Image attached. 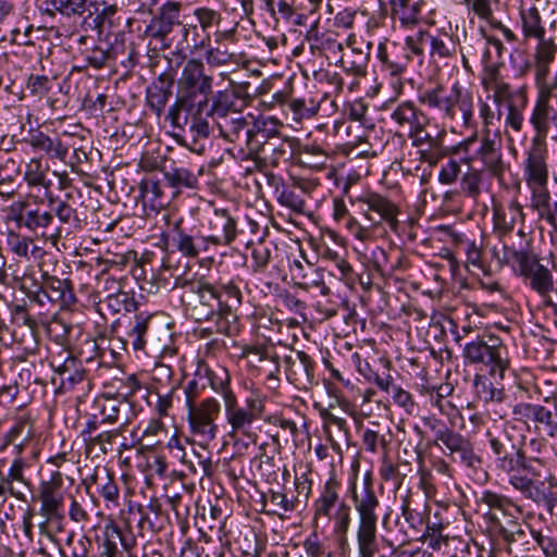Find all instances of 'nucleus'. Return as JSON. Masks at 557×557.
<instances>
[{"mask_svg": "<svg viewBox=\"0 0 557 557\" xmlns=\"http://www.w3.org/2000/svg\"><path fill=\"white\" fill-rule=\"evenodd\" d=\"M495 473L505 479L524 498L554 513L557 494L540 481L544 460L527 456L525 435L510 421L493 425L485 433Z\"/></svg>", "mask_w": 557, "mask_h": 557, "instance_id": "f257e3e1", "label": "nucleus"}, {"mask_svg": "<svg viewBox=\"0 0 557 557\" xmlns=\"http://www.w3.org/2000/svg\"><path fill=\"white\" fill-rule=\"evenodd\" d=\"M519 25L524 41H536L532 55L536 95L557 94V75L550 77V66L556 59L557 44L553 37L546 38V28L534 0L520 1Z\"/></svg>", "mask_w": 557, "mask_h": 557, "instance_id": "f03ea898", "label": "nucleus"}, {"mask_svg": "<svg viewBox=\"0 0 557 557\" xmlns=\"http://www.w3.org/2000/svg\"><path fill=\"white\" fill-rule=\"evenodd\" d=\"M530 123L534 136L524 162L525 181L528 185L547 184L546 137L552 126L557 129V94L536 95Z\"/></svg>", "mask_w": 557, "mask_h": 557, "instance_id": "7ed1b4c3", "label": "nucleus"}, {"mask_svg": "<svg viewBox=\"0 0 557 557\" xmlns=\"http://www.w3.org/2000/svg\"><path fill=\"white\" fill-rule=\"evenodd\" d=\"M362 206L361 214L368 224H362L355 216L347 221L349 234L364 248L379 239H385L388 228L396 231L399 224V209L388 197L374 191H367L357 197Z\"/></svg>", "mask_w": 557, "mask_h": 557, "instance_id": "20e7f679", "label": "nucleus"}, {"mask_svg": "<svg viewBox=\"0 0 557 557\" xmlns=\"http://www.w3.org/2000/svg\"><path fill=\"white\" fill-rule=\"evenodd\" d=\"M373 473L367 471L361 482L351 483L349 492L358 513L357 545L359 557H374L379 550L376 524L380 499L375 492Z\"/></svg>", "mask_w": 557, "mask_h": 557, "instance_id": "39448f33", "label": "nucleus"}, {"mask_svg": "<svg viewBox=\"0 0 557 557\" xmlns=\"http://www.w3.org/2000/svg\"><path fill=\"white\" fill-rule=\"evenodd\" d=\"M419 101L430 110L435 111L444 121H456L460 112L466 128H474V99L470 89L459 81L450 87L436 85L419 95Z\"/></svg>", "mask_w": 557, "mask_h": 557, "instance_id": "423d86ee", "label": "nucleus"}, {"mask_svg": "<svg viewBox=\"0 0 557 557\" xmlns=\"http://www.w3.org/2000/svg\"><path fill=\"white\" fill-rule=\"evenodd\" d=\"M503 44L496 37H484L471 35L465 38L459 46L462 66L467 73L473 74L472 64H481L483 70L480 75L481 86L490 91V86L505 81L500 73V64L493 61L492 50H495L498 58L503 51Z\"/></svg>", "mask_w": 557, "mask_h": 557, "instance_id": "0eeeda50", "label": "nucleus"}, {"mask_svg": "<svg viewBox=\"0 0 557 557\" xmlns=\"http://www.w3.org/2000/svg\"><path fill=\"white\" fill-rule=\"evenodd\" d=\"M208 106L209 98H202L196 102L173 103L166 113V119L174 128H188L194 139V146H189L180 135L175 136L176 141L198 154L205 150V146L198 145V140L207 139L211 134V125L208 121L210 115H207Z\"/></svg>", "mask_w": 557, "mask_h": 557, "instance_id": "6e6552de", "label": "nucleus"}, {"mask_svg": "<svg viewBox=\"0 0 557 557\" xmlns=\"http://www.w3.org/2000/svg\"><path fill=\"white\" fill-rule=\"evenodd\" d=\"M462 357L468 364L485 367L491 377H499L500 381L504 380L510 364L506 345L492 333H483L466 343Z\"/></svg>", "mask_w": 557, "mask_h": 557, "instance_id": "1a4fd4ad", "label": "nucleus"}, {"mask_svg": "<svg viewBox=\"0 0 557 557\" xmlns=\"http://www.w3.org/2000/svg\"><path fill=\"white\" fill-rule=\"evenodd\" d=\"M63 476L60 471H52L48 481H41L38 486L37 498L40 500L39 515L45 521L39 524L40 530L52 525L57 532L64 530V495L61 492Z\"/></svg>", "mask_w": 557, "mask_h": 557, "instance_id": "9d476101", "label": "nucleus"}, {"mask_svg": "<svg viewBox=\"0 0 557 557\" xmlns=\"http://www.w3.org/2000/svg\"><path fill=\"white\" fill-rule=\"evenodd\" d=\"M490 91L493 92L492 98L494 104L500 107L503 103L506 107L505 126L511 128L516 133L522 131L524 124V109L528 106V86L522 85L517 89L505 79L498 84L490 86Z\"/></svg>", "mask_w": 557, "mask_h": 557, "instance_id": "9b49d317", "label": "nucleus"}, {"mask_svg": "<svg viewBox=\"0 0 557 557\" xmlns=\"http://www.w3.org/2000/svg\"><path fill=\"white\" fill-rule=\"evenodd\" d=\"M178 94L174 103L198 101V96L208 98L212 94L213 77L206 73L205 63L197 58L188 59L177 81Z\"/></svg>", "mask_w": 557, "mask_h": 557, "instance_id": "f8f14e48", "label": "nucleus"}, {"mask_svg": "<svg viewBox=\"0 0 557 557\" xmlns=\"http://www.w3.org/2000/svg\"><path fill=\"white\" fill-rule=\"evenodd\" d=\"M544 403V405L518 403L512 408V414L515 420L527 425L532 422L537 432L555 438L557 437V405L547 398Z\"/></svg>", "mask_w": 557, "mask_h": 557, "instance_id": "ddd939ff", "label": "nucleus"}, {"mask_svg": "<svg viewBox=\"0 0 557 557\" xmlns=\"http://www.w3.org/2000/svg\"><path fill=\"white\" fill-rule=\"evenodd\" d=\"M221 406L215 398L207 397L200 405L187 408V421L190 433L202 443H210L218 433L216 418Z\"/></svg>", "mask_w": 557, "mask_h": 557, "instance_id": "4468645a", "label": "nucleus"}, {"mask_svg": "<svg viewBox=\"0 0 557 557\" xmlns=\"http://www.w3.org/2000/svg\"><path fill=\"white\" fill-rule=\"evenodd\" d=\"M21 284V289L27 297L45 305L46 301L60 302L62 306H69L76 299L70 286L71 281H14Z\"/></svg>", "mask_w": 557, "mask_h": 557, "instance_id": "2eb2a0df", "label": "nucleus"}, {"mask_svg": "<svg viewBox=\"0 0 557 557\" xmlns=\"http://www.w3.org/2000/svg\"><path fill=\"white\" fill-rule=\"evenodd\" d=\"M97 550L94 549V557H123V552L131 555L136 547L132 532L122 533L114 520H109L102 529L101 536L96 537Z\"/></svg>", "mask_w": 557, "mask_h": 557, "instance_id": "dca6fc26", "label": "nucleus"}, {"mask_svg": "<svg viewBox=\"0 0 557 557\" xmlns=\"http://www.w3.org/2000/svg\"><path fill=\"white\" fill-rule=\"evenodd\" d=\"M250 128L247 129L245 145L250 154L262 153L263 147L278 138L283 124L274 116L260 115L255 117L249 114Z\"/></svg>", "mask_w": 557, "mask_h": 557, "instance_id": "f3484780", "label": "nucleus"}, {"mask_svg": "<svg viewBox=\"0 0 557 557\" xmlns=\"http://www.w3.org/2000/svg\"><path fill=\"white\" fill-rule=\"evenodd\" d=\"M181 10V2L169 0L162 3L146 25L145 36L151 40L164 42L174 28L182 25Z\"/></svg>", "mask_w": 557, "mask_h": 557, "instance_id": "a211bd4d", "label": "nucleus"}, {"mask_svg": "<svg viewBox=\"0 0 557 557\" xmlns=\"http://www.w3.org/2000/svg\"><path fill=\"white\" fill-rule=\"evenodd\" d=\"M503 259L515 273L524 278H548V270L539 258L524 248L517 249L510 243H505Z\"/></svg>", "mask_w": 557, "mask_h": 557, "instance_id": "6ab92c4d", "label": "nucleus"}, {"mask_svg": "<svg viewBox=\"0 0 557 557\" xmlns=\"http://www.w3.org/2000/svg\"><path fill=\"white\" fill-rule=\"evenodd\" d=\"M492 210L494 233L504 247L515 226L524 224L523 208L517 199H511L506 203L494 202Z\"/></svg>", "mask_w": 557, "mask_h": 557, "instance_id": "aec40b11", "label": "nucleus"}, {"mask_svg": "<svg viewBox=\"0 0 557 557\" xmlns=\"http://www.w3.org/2000/svg\"><path fill=\"white\" fill-rule=\"evenodd\" d=\"M166 244L172 245L178 252L187 258H196L209 249L205 236L191 234L184 226L182 220L173 223L166 234L163 235Z\"/></svg>", "mask_w": 557, "mask_h": 557, "instance_id": "412c9836", "label": "nucleus"}, {"mask_svg": "<svg viewBox=\"0 0 557 557\" xmlns=\"http://www.w3.org/2000/svg\"><path fill=\"white\" fill-rule=\"evenodd\" d=\"M285 374L288 382L296 387L306 388L314 381V361L302 350H292L289 355H283Z\"/></svg>", "mask_w": 557, "mask_h": 557, "instance_id": "4be33fe9", "label": "nucleus"}, {"mask_svg": "<svg viewBox=\"0 0 557 557\" xmlns=\"http://www.w3.org/2000/svg\"><path fill=\"white\" fill-rule=\"evenodd\" d=\"M467 163L479 160L483 168L493 176L500 178L505 171L506 164L503 159L502 144L496 141L491 135H482L480 147L473 156L465 158Z\"/></svg>", "mask_w": 557, "mask_h": 557, "instance_id": "5701e85b", "label": "nucleus"}, {"mask_svg": "<svg viewBox=\"0 0 557 557\" xmlns=\"http://www.w3.org/2000/svg\"><path fill=\"white\" fill-rule=\"evenodd\" d=\"M447 449L446 456L453 461H459L468 469L478 470L482 468L483 459L475 453L473 443L461 433L454 431L440 447Z\"/></svg>", "mask_w": 557, "mask_h": 557, "instance_id": "b1692460", "label": "nucleus"}, {"mask_svg": "<svg viewBox=\"0 0 557 557\" xmlns=\"http://www.w3.org/2000/svg\"><path fill=\"white\" fill-rule=\"evenodd\" d=\"M228 38H232L230 32H216L214 44H211L209 39L208 44L205 39L201 40L200 47L205 48L203 58L209 67L218 69L236 63V54L228 49L225 42Z\"/></svg>", "mask_w": 557, "mask_h": 557, "instance_id": "393cba45", "label": "nucleus"}, {"mask_svg": "<svg viewBox=\"0 0 557 557\" xmlns=\"http://www.w3.org/2000/svg\"><path fill=\"white\" fill-rule=\"evenodd\" d=\"M225 418L231 425L232 432H240L248 438L256 442L257 434L250 432L252 423L258 420L251 412L238 405L235 395H228L227 400L224 403Z\"/></svg>", "mask_w": 557, "mask_h": 557, "instance_id": "a878e982", "label": "nucleus"}, {"mask_svg": "<svg viewBox=\"0 0 557 557\" xmlns=\"http://www.w3.org/2000/svg\"><path fill=\"white\" fill-rule=\"evenodd\" d=\"M181 282V284L177 282L174 287L181 286L183 288V301H186L188 305H199L209 309H214V302L220 306L219 294L212 285L207 284L203 281Z\"/></svg>", "mask_w": 557, "mask_h": 557, "instance_id": "bb28decb", "label": "nucleus"}, {"mask_svg": "<svg viewBox=\"0 0 557 557\" xmlns=\"http://www.w3.org/2000/svg\"><path fill=\"white\" fill-rule=\"evenodd\" d=\"M24 141L35 151L44 152L50 159L64 161L69 147L59 137H50L39 129H30Z\"/></svg>", "mask_w": 557, "mask_h": 557, "instance_id": "cd10ccee", "label": "nucleus"}, {"mask_svg": "<svg viewBox=\"0 0 557 557\" xmlns=\"http://www.w3.org/2000/svg\"><path fill=\"white\" fill-rule=\"evenodd\" d=\"M424 0H389L391 17L404 28H413L422 20Z\"/></svg>", "mask_w": 557, "mask_h": 557, "instance_id": "c85d7f7f", "label": "nucleus"}, {"mask_svg": "<svg viewBox=\"0 0 557 557\" xmlns=\"http://www.w3.org/2000/svg\"><path fill=\"white\" fill-rule=\"evenodd\" d=\"M391 119L407 134L419 129L421 126H428L430 123L428 115L411 101L399 103L393 110Z\"/></svg>", "mask_w": 557, "mask_h": 557, "instance_id": "c756f323", "label": "nucleus"}, {"mask_svg": "<svg viewBox=\"0 0 557 557\" xmlns=\"http://www.w3.org/2000/svg\"><path fill=\"white\" fill-rule=\"evenodd\" d=\"M127 513L128 516L124 520L122 533L132 532L136 543L137 539L145 537L147 532L156 533L158 531L154 521L143 505L129 504Z\"/></svg>", "mask_w": 557, "mask_h": 557, "instance_id": "7c9ffc66", "label": "nucleus"}, {"mask_svg": "<svg viewBox=\"0 0 557 557\" xmlns=\"http://www.w3.org/2000/svg\"><path fill=\"white\" fill-rule=\"evenodd\" d=\"M366 48L367 51H363L362 47L357 46V39L354 35L347 38V51L343 53L339 60L345 72L356 76L366 75L371 44L368 42Z\"/></svg>", "mask_w": 557, "mask_h": 557, "instance_id": "2f4dec72", "label": "nucleus"}, {"mask_svg": "<svg viewBox=\"0 0 557 557\" xmlns=\"http://www.w3.org/2000/svg\"><path fill=\"white\" fill-rule=\"evenodd\" d=\"M449 236L457 249L466 252L467 259L465 267L468 272L475 277L488 275V271L482 261V253L479 245L474 240L465 238L462 234L449 230Z\"/></svg>", "mask_w": 557, "mask_h": 557, "instance_id": "473e14b6", "label": "nucleus"}, {"mask_svg": "<svg viewBox=\"0 0 557 557\" xmlns=\"http://www.w3.org/2000/svg\"><path fill=\"white\" fill-rule=\"evenodd\" d=\"M172 86L173 77L163 73L146 90L147 106L158 117L164 112L165 106L172 96Z\"/></svg>", "mask_w": 557, "mask_h": 557, "instance_id": "72a5a7b5", "label": "nucleus"}, {"mask_svg": "<svg viewBox=\"0 0 557 557\" xmlns=\"http://www.w3.org/2000/svg\"><path fill=\"white\" fill-rule=\"evenodd\" d=\"M210 228L212 233L205 236L208 245H230L236 236V222L225 211L214 213L210 220Z\"/></svg>", "mask_w": 557, "mask_h": 557, "instance_id": "f704fd0d", "label": "nucleus"}, {"mask_svg": "<svg viewBox=\"0 0 557 557\" xmlns=\"http://www.w3.org/2000/svg\"><path fill=\"white\" fill-rule=\"evenodd\" d=\"M49 165L44 164L41 158H32L25 165L24 181L32 188L44 190V196L53 201L52 182L48 178Z\"/></svg>", "mask_w": 557, "mask_h": 557, "instance_id": "c9c22d12", "label": "nucleus"}, {"mask_svg": "<svg viewBox=\"0 0 557 557\" xmlns=\"http://www.w3.org/2000/svg\"><path fill=\"white\" fill-rule=\"evenodd\" d=\"M476 397L485 406L502 404L507 395L499 377L476 374L473 380Z\"/></svg>", "mask_w": 557, "mask_h": 557, "instance_id": "e433bc0d", "label": "nucleus"}, {"mask_svg": "<svg viewBox=\"0 0 557 557\" xmlns=\"http://www.w3.org/2000/svg\"><path fill=\"white\" fill-rule=\"evenodd\" d=\"M237 96L230 90H218L209 100L207 115L216 123L225 117L232 116L240 110L237 108Z\"/></svg>", "mask_w": 557, "mask_h": 557, "instance_id": "4c0bfd02", "label": "nucleus"}, {"mask_svg": "<svg viewBox=\"0 0 557 557\" xmlns=\"http://www.w3.org/2000/svg\"><path fill=\"white\" fill-rule=\"evenodd\" d=\"M250 117L238 112L232 116L225 117L214 123L219 129L220 136L230 143L244 141L247 137V129L250 128Z\"/></svg>", "mask_w": 557, "mask_h": 557, "instance_id": "58836bf2", "label": "nucleus"}, {"mask_svg": "<svg viewBox=\"0 0 557 557\" xmlns=\"http://www.w3.org/2000/svg\"><path fill=\"white\" fill-rule=\"evenodd\" d=\"M355 282L356 281H344L343 289L336 288V290H334L330 286H326L324 284V281H311L310 284L295 281L290 287L293 289H304L307 292L313 290L315 293L313 295L314 297L318 294L321 296L329 297V301L334 305H336V304L347 305V299H348L347 289H352Z\"/></svg>", "mask_w": 557, "mask_h": 557, "instance_id": "ea45409f", "label": "nucleus"}, {"mask_svg": "<svg viewBox=\"0 0 557 557\" xmlns=\"http://www.w3.org/2000/svg\"><path fill=\"white\" fill-rule=\"evenodd\" d=\"M164 180L172 189V198L177 197L185 189H197L199 185L198 175L184 166H171L164 171Z\"/></svg>", "mask_w": 557, "mask_h": 557, "instance_id": "a19ab883", "label": "nucleus"}, {"mask_svg": "<svg viewBox=\"0 0 557 557\" xmlns=\"http://www.w3.org/2000/svg\"><path fill=\"white\" fill-rule=\"evenodd\" d=\"M421 44H428L432 58L447 59L456 54L457 42L447 33L431 35L429 32H419Z\"/></svg>", "mask_w": 557, "mask_h": 557, "instance_id": "79ce46f5", "label": "nucleus"}, {"mask_svg": "<svg viewBox=\"0 0 557 557\" xmlns=\"http://www.w3.org/2000/svg\"><path fill=\"white\" fill-rule=\"evenodd\" d=\"M39 10L50 17H54L57 13L66 17L82 16L87 10V0H45Z\"/></svg>", "mask_w": 557, "mask_h": 557, "instance_id": "37998d69", "label": "nucleus"}, {"mask_svg": "<svg viewBox=\"0 0 557 557\" xmlns=\"http://www.w3.org/2000/svg\"><path fill=\"white\" fill-rule=\"evenodd\" d=\"M25 466L26 463L22 458L14 459L7 475L2 478V481L8 485L10 495L20 502H27V497L24 492L13 486L14 482L23 484L28 491L33 490L32 482L24 475Z\"/></svg>", "mask_w": 557, "mask_h": 557, "instance_id": "c03bdc74", "label": "nucleus"}, {"mask_svg": "<svg viewBox=\"0 0 557 557\" xmlns=\"http://www.w3.org/2000/svg\"><path fill=\"white\" fill-rule=\"evenodd\" d=\"M200 369L206 381H208L207 387L220 394L224 403L228 395H235L230 387L231 379L225 368L218 367L216 370H212L206 364H200Z\"/></svg>", "mask_w": 557, "mask_h": 557, "instance_id": "a18cd8bd", "label": "nucleus"}, {"mask_svg": "<svg viewBox=\"0 0 557 557\" xmlns=\"http://www.w3.org/2000/svg\"><path fill=\"white\" fill-rule=\"evenodd\" d=\"M532 190L531 207L537 212L540 219L549 225L556 226V218L550 212V194L547 184L528 185Z\"/></svg>", "mask_w": 557, "mask_h": 557, "instance_id": "49530a36", "label": "nucleus"}, {"mask_svg": "<svg viewBox=\"0 0 557 557\" xmlns=\"http://www.w3.org/2000/svg\"><path fill=\"white\" fill-rule=\"evenodd\" d=\"M250 355L257 357L259 362L268 363V379L278 380L281 372V362L283 361V355L278 354L274 345H261L249 348Z\"/></svg>", "mask_w": 557, "mask_h": 557, "instance_id": "de8ad7c7", "label": "nucleus"}, {"mask_svg": "<svg viewBox=\"0 0 557 557\" xmlns=\"http://www.w3.org/2000/svg\"><path fill=\"white\" fill-rule=\"evenodd\" d=\"M59 554L61 557H94V544L88 535L76 537L72 531L65 539V547L59 548Z\"/></svg>", "mask_w": 557, "mask_h": 557, "instance_id": "09e8293b", "label": "nucleus"}, {"mask_svg": "<svg viewBox=\"0 0 557 557\" xmlns=\"http://www.w3.org/2000/svg\"><path fill=\"white\" fill-rule=\"evenodd\" d=\"M338 487L339 484L333 479L325 482L320 497L314 502V520L321 516L331 518V510L338 502Z\"/></svg>", "mask_w": 557, "mask_h": 557, "instance_id": "8fccbe9b", "label": "nucleus"}, {"mask_svg": "<svg viewBox=\"0 0 557 557\" xmlns=\"http://www.w3.org/2000/svg\"><path fill=\"white\" fill-rule=\"evenodd\" d=\"M140 193L144 201L151 203L152 209H159L168 206L172 198L165 196L160 182L154 180H145L140 183Z\"/></svg>", "mask_w": 557, "mask_h": 557, "instance_id": "3c124183", "label": "nucleus"}, {"mask_svg": "<svg viewBox=\"0 0 557 557\" xmlns=\"http://www.w3.org/2000/svg\"><path fill=\"white\" fill-rule=\"evenodd\" d=\"M152 319L153 314L146 312H139L135 315L134 324L128 331V336L132 338V346L135 350H141L145 348L147 343L146 336Z\"/></svg>", "mask_w": 557, "mask_h": 557, "instance_id": "603ef678", "label": "nucleus"}, {"mask_svg": "<svg viewBox=\"0 0 557 557\" xmlns=\"http://www.w3.org/2000/svg\"><path fill=\"white\" fill-rule=\"evenodd\" d=\"M293 140L288 137L280 136L271 144H267L263 147L262 153L253 154L256 158H262L264 160L270 159L271 163L276 165L281 158L292 154Z\"/></svg>", "mask_w": 557, "mask_h": 557, "instance_id": "864d4df0", "label": "nucleus"}, {"mask_svg": "<svg viewBox=\"0 0 557 557\" xmlns=\"http://www.w3.org/2000/svg\"><path fill=\"white\" fill-rule=\"evenodd\" d=\"M400 511L405 521L413 530H420L424 525V515L410 491H408L406 496L401 497Z\"/></svg>", "mask_w": 557, "mask_h": 557, "instance_id": "5fc2aeb1", "label": "nucleus"}, {"mask_svg": "<svg viewBox=\"0 0 557 557\" xmlns=\"http://www.w3.org/2000/svg\"><path fill=\"white\" fill-rule=\"evenodd\" d=\"M14 220L20 226H25L30 231L47 227L51 224L53 216L50 212H41L39 209H29L20 211Z\"/></svg>", "mask_w": 557, "mask_h": 557, "instance_id": "6e6d98bb", "label": "nucleus"}, {"mask_svg": "<svg viewBox=\"0 0 557 557\" xmlns=\"http://www.w3.org/2000/svg\"><path fill=\"white\" fill-rule=\"evenodd\" d=\"M478 112L481 121V135H491L492 128L500 122V108L494 109L487 99L479 98Z\"/></svg>", "mask_w": 557, "mask_h": 557, "instance_id": "4d7b16f0", "label": "nucleus"}, {"mask_svg": "<svg viewBox=\"0 0 557 557\" xmlns=\"http://www.w3.org/2000/svg\"><path fill=\"white\" fill-rule=\"evenodd\" d=\"M208 381H206L205 376L202 375L200 366H198L194 374V377L189 380L184 387V394L186 398L185 401L187 408L200 405L199 398L208 389L206 385Z\"/></svg>", "mask_w": 557, "mask_h": 557, "instance_id": "13d9d810", "label": "nucleus"}, {"mask_svg": "<svg viewBox=\"0 0 557 557\" xmlns=\"http://www.w3.org/2000/svg\"><path fill=\"white\" fill-rule=\"evenodd\" d=\"M286 104L293 113V120L298 123L305 119H311L314 116L320 108L319 103L314 102L312 99L307 102L304 98H292Z\"/></svg>", "mask_w": 557, "mask_h": 557, "instance_id": "bf43d9fd", "label": "nucleus"}, {"mask_svg": "<svg viewBox=\"0 0 557 557\" xmlns=\"http://www.w3.org/2000/svg\"><path fill=\"white\" fill-rule=\"evenodd\" d=\"M269 498L271 504L281 510L273 511V513L281 519H283L286 513L295 511L299 503L297 496H293L289 498L283 491L270 490Z\"/></svg>", "mask_w": 557, "mask_h": 557, "instance_id": "052dcab7", "label": "nucleus"}, {"mask_svg": "<svg viewBox=\"0 0 557 557\" xmlns=\"http://www.w3.org/2000/svg\"><path fill=\"white\" fill-rule=\"evenodd\" d=\"M481 171L472 169L462 175L460 180V189L468 197L476 199L481 194Z\"/></svg>", "mask_w": 557, "mask_h": 557, "instance_id": "680f3d73", "label": "nucleus"}, {"mask_svg": "<svg viewBox=\"0 0 557 557\" xmlns=\"http://www.w3.org/2000/svg\"><path fill=\"white\" fill-rule=\"evenodd\" d=\"M423 425L428 428L434 436V444L441 446V444L455 430L448 426L443 420L435 418L434 416H428L422 419Z\"/></svg>", "mask_w": 557, "mask_h": 557, "instance_id": "e2e57ef3", "label": "nucleus"}, {"mask_svg": "<svg viewBox=\"0 0 557 557\" xmlns=\"http://www.w3.org/2000/svg\"><path fill=\"white\" fill-rule=\"evenodd\" d=\"M497 534L508 544L509 549L527 537L525 530L515 521H510L508 527L498 523Z\"/></svg>", "mask_w": 557, "mask_h": 557, "instance_id": "0e129e2a", "label": "nucleus"}, {"mask_svg": "<svg viewBox=\"0 0 557 557\" xmlns=\"http://www.w3.org/2000/svg\"><path fill=\"white\" fill-rule=\"evenodd\" d=\"M128 418L126 417L122 422H121V425L117 428V429H114L112 431H107V432H102L96 436H91L87 442H86V445L88 448H91V447H95V446H100L101 450L103 453H107V448H106V444H111L113 442V440L120 435L125 425H127L128 423Z\"/></svg>", "mask_w": 557, "mask_h": 557, "instance_id": "69168bd1", "label": "nucleus"}, {"mask_svg": "<svg viewBox=\"0 0 557 557\" xmlns=\"http://www.w3.org/2000/svg\"><path fill=\"white\" fill-rule=\"evenodd\" d=\"M33 240L26 236H23L18 233L10 231L7 235V245L11 252L16 255L17 257H27L29 245Z\"/></svg>", "mask_w": 557, "mask_h": 557, "instance_id": "338daca9", "label": "nucleus"}, {"mask_svg": "<svg viewBox=\"0 0 557 557\" xmlns=\"http://www.w3.org/2000/svg\"><path fill=\"white\" fill-rule=\"evenodd\" d=\"M278 202L297 213H302L306 209L305 199L293 189H284L278 196Z\"/></svg>", "mask_w": 557, "mask_h": 557, "instance_id": "774afa93", "label": "nucleus"}]
</instances>
